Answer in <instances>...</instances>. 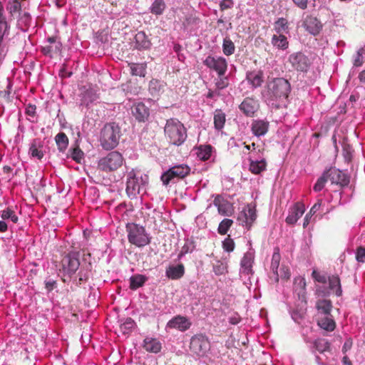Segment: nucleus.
<instances>
[{
  "instance_id": "f257e3e1",
  "label": "nucleus",
  "mask_w": 365,
  "mask_h": 365,
  "mask_svg": "<svg viewBox=\"0 0 365 365\" xmlns=\"http://www.w3.org/2000/svg\"><path fill=\"white\" fill-rule=\"evenodd\" d=\"M290 92L291 85L287 80L275 78L267 83L262 91V96L267 105L279 108L286 106Z\"/></svg>"
},
{
  "instance_id": "f03ea898",
  "label": "nucleus",
  "mask_w": 365,
  "mask_h": 365,
  "mask_svg": "<svg viewBox=\"0 0 365 365\" xmlns=\"http://www.w3.org/2000/svg\"><path fill=\"white\" fill-rule=\"evenodd\" d=\"M164 132L169 143L177 146L181 145L187 137L186 128L177 118L167 120Z\"/></svg>"
},
{
  "instance_id": "7ed1b4c3",
  "label": "nucleus",
  "mask_w": 365,
  "mask_h": 365,
  "mask_svg": "<svg viewBox=\"0 0 365 365\" xmlns=\"http://www.w3.org/2000/svg\"><path fill=\"white\" fill-rule=\"evenodd\" d=\"M120 136L121 131L118 124L114 122L106 123L101 131V145L104 150H113L118 145Z\"/></svg>"
},
{
  "instance_id": "20e7f679",
  "label": "nucleus",
  "mask_w": 365,
  "mask_h": 365,
  "mask_svg": "<svg viewBox=\"0 0 365 365\" xmlns=\"http://www.w3.org/2000/svg\"><path fill=\"white\" fill-rule=\"evenodd\" d=\"M126 229L130 243L137 247H143L150 243V240L143 227L132 223L128 224Z\"/></svg>"
},
{
  "instance_id": "39448f33",
  "label": "nucleus",
  "mask_w": 365,
  "mask_h": 365,
  "mask_svg": "<svg viewBox=\"0 0 365 365\" xmlns=\"http://www.w3.org/2000/svg\"><path fill=\"white\" fill-rule=\"evenodd\" d=\"M351 180L355 179H351L346 173L335 167H330L323 172L317 182H350Z\"/></svg>"
},
{
  "instance_id": "423d86ee",
  "label": "nucleus",
  "mask_w": 365,
  "mask_h": 365,
  "mask_svg": "<svg viewBox=\"0 0 365 365\" xmlns=\"http://www.w3.org/2000/svg\"><path fill=\"white\" fill-rule=\"evenodd\" d=\"M123 161V156L119 152L112 151L99 160L98 167L104 171L115 170L122 165Z\"/></svg>"
},
{
  "instance_id": "0eeeda50",
  "label": "nucleus",
  "mask_w": 365,
  "mask_h": 365,
  "mask_svg": "<svg viewBox=\"0 0 365 365\" xmlns=\"http://www.w3.org/2000/svg\"><path fill=\"white\" fill-rule=\"evenodd\" d=\"M210 349L208 338L202 334L194 335L190 342V349L200 356H203Z\"/></svg>"
},
{
  "instance_id": "6e6552de",
  "label": "nucleus",
  "mask_w": 365,
  "mask_h": 365,
  "mask_svg": "<svg viewBox=\"0 0 365 365\" xmlns=\"http://www.w3.org/2000/svg\"><path fill=\"white\" fill-rule=\"evenodd\" d=\"M61 265L64 274L71 277L79 268V252H72L65 255L61 260Z\"/></svg>"
},
{
  "instance_id": "1a4fd4ad",
  "label": "nucleus",
  "mask_w": 365,
  "mask_h": 365,
  "mask_svg": "<svg viewBox=\"0 0 365 365\" xmlns=\"http://www.w3.org/2000/svg\"><path fill=\"white\" fill-rule=\"evenodd\" d=\"M190 169L187 165H179L173 166L170 168L167 172L164 173L160 179L163 182H169L170 180L177 179L180 180L184 178L190 173Z\"/></svg>"
},
{
  "instance_id": "9d476101",
  "label": "nucleus",
  "mask_w": 365,
  "mask_h": 365,
  "mask_svg": "<svg viewBox=\"0 0 365 365\" xmlns=\"http://www.w3.org/2000/svg\"><path fill=\"white\" fill-rule=\"evenodd\" d=\"M203 63L209 68L215 71L219 76H222L227 71V62L223 57L220 56H207Z\"/></svg>"
},
{
  "instance_id": "9b49d317",
  "label": "nucleus",
  "mask_w": 365,
  "mask_h": 365,
  "mask_svg": "<svg viewBox=\"0 0 365 365\" xmlns=\"http://www.w3.org/2000/svg\"><path fill=\"white\" fill-rule=\"evenodd\" d=\"M256 205L255 203H250L244 208L238 217V220H242V225L249 230L256 220Z\"/></svg>"
},
{
  "instance_id": "f8f14e48",
  "label": "nucleus",
  "mask_w": 365,
  "mask_h": 365,
  "mask_svg": "<svg viewBox=\"0 0 365 365\" xmlns=\"http://www.w3.org/2000/svg\"><path fill=\"white\" fill-rule=\"evenodd\" d=\"M292 67L299 71H307L310 66L309 58L302 52L292 53L289 57Z\"/></svg>"
},
{
  "instance_id": "ddd939ff",
  "label": "nucleus",
  "mask_w": 365,
  "mask_h": 365,
  "mask_svg": "<svg viewBox=\"0 0 365 365\" xmlns=\"http://www.w3.org/2000/svg\"><path fill=\"white\" fill-rule=\"evenodd\" d=\"M9 26L6 21L4 15V7L0 2V61L4 59L6 56V50L3 44V38L6 34H9Z\"/></svg>"
},
{
  "instance_id": "4468645a",
  "label": "nucleus",
  "mask_w": 365,
  "mask_h": 365,
  "mask_svg": "<svg viewBox=\"0 0 365 365\" xmlns=\"http://www.w3.org/2000/svg\"><path fill=\"white\" fill-rule=\"evenodd\" d=\"M305 211V206L301 202H296L289 211L285 222L289 225H294L302 216Z\"/></svg>"
},
{
  "instance_id": "2eb2a0df",
  "label": "nucleus",
  "mask_w": 365,
  "mask_h": 365,
  "mask_svg": "<svg viewBox=\"0 0 365 365\" xmlns=\"http://www.w3.org/2000/svg\"><path fill=\"white\" fill-rule=\"evenodd\" d=\"M303 26L309 34L314 36L319 34L322 29L320 21L312 16H307L304 20Z\"/></svg>"
},
{
  "instance_id": "dca6fc26",
  "label": "nucleus",
  "mask_w": 365,
  "mask_h": 365,
  "mask_svg": "<svg viewBox=\"0 0 365 365\" xmlns=\"http://www.w3.org/2000/svg\"><path fill=\"white\" fill-rule=\"evenodd\" d=\"M259 104L252 98H246L239 106L240 110L247 116L251 117L257 110Z\"/></svg>"
},
{
  "instance_id": "f3484780",
  "label": "nucleus",
  "mask_w": 365,
  "mask_h": 365,
  "mask_svg": "<svg viewBox=\"0 0 365 365\" xmlns=\"http://www.w3.org/2000/svg\"><path fill=\"white\" fill-rule=\"evenodd\" d=\"M29 154L31 157L41 160L44 156V143L40 138L34 139L29 148Z\"/></svg>"
},
{
  "instance_id": "a211bd4d",
  "label": "nucleus",
  "mask_w": 365,
  "mask_h": 365,
  "mask_svg": "<svg viewBox=\"0 0 365 365\" xmlns=\"http://www.w3.org/2000/svg\"><path fill=\"white\" fill-rule=\"evenodd\" d=\"M131 112L139 122H145L149 117V109L143 103H137L131 108Z\"/></svg>"
},
{
  "instance_id": "6ab92c4d",
  "label": "nucleus",
  "mask_w": 365,
  "mask_h": 365,
  "mask_svg": "<svg viewBox=\"0 0 365 365\" xmlns=\"http://www.w3.org/2000/svg\"><path fill=\"white\" fill-rule=\"evenodd\" d=\"M47 41L49 44L43 46L41 49V51L44 55L52 56L53 54H56L60 52L62 45L56 37H48Z\"/></svg>"
},
{
  "instance_id": "aec40b11",
  "label": "nucleus",
  "mask_w": 365,
  "mask_h": 365,
  "mask_svg": "<svg viewBox=\"0 0 365 365\" xmlns=\"http://www.w3.org/2000/svg\"><path fill=\"white\" fill-rule=\"evenodd\" d=\"M191 326L189 320L182 316H177L170 320L168 323V327L171 329H177L181 331L187 330Z\"/></svg>"
},
{
  "instance_id": "412c9836",
  "label": "nucleus",
  "mask_w": 365,
  "mask_h": 365,
  "mask_svg": "<svg viewBox=\"0 0 365 365\" xmlns=\"http://www.w3.org/2000/svg\"><path fill=\"white\" fill-rule=\"evenodd\" d=\"M281 260V255L279 253V249L278 247H275L274 250V252L272 257L271 261V270L272 273L270 275V278L274 280L275 282H279V267Z\"/></svg>"
},
{
  "instance_id": "4be33fe9",
  "label": "nucleus",
  "mask_w": 365,
  "mask_h": 365,
  "mask_svg": "<svg viewBox=\"0 0 365 365\" xmlns=\"http://www.w3.org/2000/svg\"><path fill=\"white\" fill-rule=\"evenodd\" d=\"M269 123L264 120H255L251 125V130L252 133L257 136L260 137L264 135L269 129Z\"/></svg>"
},
{
  "instance_id": "5701e85b",
  "label": "nucleus",
  "mask_w": 365,
  "mask_h": 365,
  "mask_svg": "<svg viewBox=\"0 0 365 365\" xmlns=\"http://www.w3.org/2000/svg\"><path fill=\"white\" fill-rule=\"evenodd\" d=\"M143 347L148 352L157 354L160 351L162 344L158 339L147 336L143 340Z\"/></svg>"
},
{
  "instance_id": "b1692460",
  "label": "nucleus",
  "mask_w": 365,
  "mask_h": 365,
  "mask_svg": "<svg viewBox=\"0 0 365 365\" xmlns=\"http://www.w3.org/2000/svg\"><path fill=\"white\" fill-rule=\"evenodd\" d=\"M148 175L140 170H132L127 175L126 182H148Z\"/></svg>"
},
{
  "instance_id": "393cba45",
  "label": "nucleus",
  "mask_w": 365,
  "mask_h": 365,
  "mask_svg": "<svg viewBox=\"0 0 365 365\" xmlns=\"http://www.w3.org/2000/svg\"><path fill=\"white\" fill-rule=\"evenodd\" d=\"M165 83L163 81L153 79L149 83L148 91L153 98H158L165 91Z\"/></svg>"
},
{
  "instance_id": "a878e982",
  "label": "nucleus",
  "mask_w": 365,
  "mask_h": 365,
  "mask_svg": "<svg viewBox=\"0 0 365 365\" xmlns=\"http://www.w3.org/2000/svg\"><path fill=\"white\" fill-rule=\"evenodd\" d=\"M151 42L145 35V32L139 31L135 36V48L138 50L150 48Z\"/></svg>"
},
{
  "instance_id": "bb28decb",
  "label": "nucleus",
  "mask_w": 365,
  "mask_h": 365,
  "mask_svg": "<svg viewBox=\"0 0 365 365\" xmlns=\"http://www.w3.org/2000/svg\"><path fill=\"white\" fill-rule=\"evenodd\" d=\"M317 324L320 328L327 331H332L336 328V322L333 319L331 314L319 317Z\"/></svg>"
},
{
  "instance_id": "cd10ccee",
  "label": "nucleus",
  "mask_w": 365,
  "mask_h": 365,
  "mask_svg": "<svg viewBox=\"0 0 365 365\" xmlns=\"http://www.w3.org/2000/svg\"><path fill=\"white\" fill-rule=\"evenodd\" d=\"M247 80L253 88H258L261 86L263 82V73L261 71L248 72Z\"/></svg>"
},
{
  "instance_id": "c85d7f7f",
  "label": "nucleus",
  "mask_w": 365,
  "mask_h": 365,
  "mask_svg": "<svg viewBox=\"0 0 365 365\" xmlns=\"http://www.w3.org/2000/svg\"><path fill=\"white\" fill-rule=\"evenodd\" d=\"M185 273L183 264H178L177 266H170L166 270V276L172 279H178L181 278Z\"/></svg>"
},
{
  "instance_id": "c756f323",
  "label": "nucleus",
  "mask_w": 365,
  "mask_h": 365,
  "mask_svg": "<svg viewBox=\"0 0 365 365\" xmlns=\"http://www.w3.org/2000/svg\"><path fill=\"white\" fill-rule=\"evenodd\" d=\"M250 170L252 173L259 174L265 170L266 162L264 159L257 160L255 156H250Z\"/></svg>"
},
{
  "instance_id": "7c9ffc66",
  "label": "nucleus",
  "mask_w": 365,
  "mask_h": 365,
  "mask_svg": "<svg viewBox=\"0 0 365 365\" xmlns=\"http://www.w3.org/2000/svg\"><path fill=\"white\" fill-rule=\"evenodd\" d=\"M255 256L253 252H246L242 260H241V267L243 269V272L246 274H250L252 272V264L254 262Z\"/></svg>"
},
{
  "instance_id": "2f4dec72",
  "label": "nucleus",
  "mask_w": 365,
  "mask_h": 365,
  "mask_svg": "<svg viewBox=\"0 0 365 365\" xmlns=\"http://www.w3.org/2000/svg\"><path fill=\"white\" fill-rule=\"evenodd\" d=\"M329 289L332 291L337 297H340L342 294V289L341 285V281L337 275H332L329 277Z\"/></svg>"
},
{
  "instance_id": "473e14b6",
  "label": "nucleus",
  "mask_w": 365,
  "mask_h": 365,
  "mask_svg": "<svg viewBox=\"0 0 365 365\" xmlns=\"http://www.w3.org/2000/svg\"><path fill=\"white\" fill-rule=\"evenodd\" d=\"M318 312L325 315H330L332 309V302L329 299H319L316 302Z\"/></svg>"
},
{
  "instance_id": "72a5a7b5",
  "label": "nucleus",
  "mask_w": 365,
  "mask_h": 365,
  "mask_svg": "<svg viewBox=\"0 0 365 365\" xmlns=\"http://www.w3.org/2000/svg\"><path fill=\"white\" fill-rule=\"evenodd\" d=\"M214 126L217 130H220L224 128L226 121V115L220 109H217L214 113Z\"/></svg>"
},
{
  "instance_id": "f704fd0d",
  "label": "nucleus",
  "mask_w": 365,
  "mask_h": 365,
  "mask_svg": "<svg viewBox=\"0 0 365 365\" xmlns=\"http://www.w3.org/2000/svg\"><path fill=\"white\" fill-rule=\"evenodd\" d=\"M212 147L210 145H202L197 148V158L203 161L208 160L212 154Z\"/></svg>"
},
{
  "instance_id": "c9c22d12",
  "label": "nucleus",
  "mask_w": 365,
  "mask_h": 365,
  "mask_svg": "<svg viewBox=\"0 0 365 365\" xmlns=\"http://www.w3.org/2000/svg\"><path fill=\"white\" fill-rule=\"evenodd\" d=\"M55 141L58 150L61 153H64L68 145V138L64 133H59L55 136Z\"/></svg>"
},
{
  "instance_id": "e433bc0d",
  "label": "nucleus",
  "mask_w": 365,
  "mask_h": 365,
  "mask_svg": "<svg viewBox=\"0 0 365 365\" xmlns=\"http://www.w3.org/2000/svg\"><path fill=\"white\" fill-rule=\"evenodd\" d=\"M147 281V277L143 274H135L130 277V289L132 290H135L139 287L143 286L145 282Z\"/></svg>"
},
{
  "instance_id": "4c0bfd02",
  "label": "nucleus",
  "mask_w": 365,
  "mask_h": 365,
  "mask_svg": "<svg viewBox=\"0 0 365 365\" xmlns=\"http://www.w3.org/2000/svg\"><path fill=\"white\" fill-rule=\"evenodd\" d=\"M213 204L217 207L218 212L222 215H229L230 207L227 202H221V198L219 195L216 196L214 199Z\"/></svg>"
},
{
  "instance_id": "58836bf2",
  "label": "nucleus",
  "mask_w": 365,
  "mask_h": 365,
  "mask_svg": "<svg viewBox=\"0 0 365 365\" xmlns=\"http://www.w3.org/2000/svg\"><path fill=\"white\" fill-rule=\"evenodd\" d=\"M272 43L275 47L280 49H286L288 47L287 37L282 34H279V35H274L272 38Z\"/></svg>"
},
{
  "instance_id": "ea45409f",
  "label": "nucleus",
  "mask_w": 365,
  "mask_h": 365,
  "mask_svg": "<svg viewBox=\"0 0 365 365\" xmlns=\"http://www.w3.org/2000/svg\"><path fill=\"white\" fill-rule=\"evenodd\" d=\"M130 72L133 76H138L144 77L146 73V64L145 63H129Z\"/></svg>"
},
{
  "instance_id": "a19ab883",
  "label": "nucleus",
  "mask_w": 365,
  "mask_h": 365,
  "mask_svg": "<svg viewBox=\"0 0 365 365\" xmlns=\"http://www.w3.org/2000/svg\"><path fill=\"white\" fill-rule=\"evenodd\" d=\"M68 157L72 158L75 162L81 163L84 159V153L81 150L78 145L71 148L68 150Z\"/></svg>"
},
{
  "instance_id": "79ce46f5",
  "label": "nucleus",
  "mask_w": 365,
  "mask_h": 365,
  "mask_svg": "<svg viewBox=\"0 0 365 365\" xmlns=\"http://www.w3.org/2000/svg\"><path fill=\"white\" fill-rule=\"evenodd\" d=\"M166 7L164 0H155L150 7V11L153 14L161 15Z\"/></svg>"
},
{
  "instance_id": "37998d69",
  "label": "nucleus",
  "mask_w": 365,
  "mask_h": 365,
  "mask_svg": "<svg viewBox=\"0 0 365 365\" xmlns=\"http://www.w3.org/2000/svg\"><path fill=\"white\" fill-rule=\"evenodd\" d=\"M21 9V5L19 0H9L6 6L11 17H14L17 14H19Z\"/></svg>"
},
{
  "instance_id": "c03bdc74",
  "label": "nucleus",
  "mask_w": 365,
  "mask_h": 365,
  "mask_svg": "<svg viewBox=\"0 0 365 365\" xmlns=\"http://www.w3.org/2000/svg\"><path fill=\"white\" fill-rule=\"evenodd\" d=\"M235 46L232 40L227 37L225 38L222 43V51L225 55L230 56L234 53Z\"/></svg>"
},
{
  "instance_id": "a18cd8bd",
  "label": "nucleus",
  "mask_w": 365,
  "mask_h": 365,
  "mask_svg": "<svg viewBox=\"0 0 365 365\" xmlns=\"http://www.w3.org/2000/svg\"><path fill=\"white\" fill-rule=\"evenodd\" d=\"M145 184H126L125 191L128 197H134L140 193L141 185Z\"/></svg>"
},
{
  "instance_id": "49530a36",
  "label": "nucleus",
  "mask_w": 365,
  "mask_h": 365,
  "mask_svg": "<svg viewBox=\"0 0 365 365\" xmlns=\"http://www.w3.org/2000/svg\"><path fill=\"white\" fill-rule=\"evenodd\" d=\"M135 325V322L130 317L125 319L124 322L120 324V329L123 334H127L131 332Z\"/></svg>"
},
{
  "instance_id": "de8ad7c7",
  "label": "nucleus",
  "mask_w": 365,
  "mask_h": 365,
  "mask_svg": "<svg viewBox=\"0 0 365 365\" xmlns=\"http://www.w3.org/2000/svg\"><path fill=\"white\" fill-rule=\"evenodd\" d=\"M314 345L315 349L321 353L329 351L330 349V343L324 339H319L315 340Z\"/></svg>"
},
{
  "instance_id": "09e8293b",
  "label": "nucleus",
  "mask_w": 365,
  "mask_h": 365,
  "mask_svg": "<svg viewBox=\"0 0 365 365\" xmlns=\"http://www.w3.org/2000/svg\"><path fill=\"white\" fill-rule=\"evenodd\" d=\"M1 217L4 220L10 219L14 223H16L19 221V217L11 207L4 210L1 212Z\"/></svg>"
},
{
  "instance_id": "8fccbe9b",
  "label": "nucleus",
  "mask_w": 365,
  "mask_h": 365,
  "mask_svg": "<svg viewBox=\"0 0 365 365\" xmlns=\"http://www.w3.org/2000/svg\"><path fill=\"white\" fill-rule=\"evenodd\" d=\"M19 16L18 24L19 26L28 27L30 26L31 17L29 13L24 11V13H19Z\"/></svg>"
},
{
  "instance_id": "3c124183",
  "label": "nucleus",
  "mask_w": 365,
  "mask_h": 365,
  "mask_svg": "<svg viewBox=\"0 0 365 365\" xmlns=\"http://www.w3.org/2000/svg\"><path fill=\"white\" fill-rule=\"evenodd\" d=\"M232 224L233 221L232 220L227 218L224 219L218 226V233L220 235H225Z\"/></svg>"
},
{
  "instance_id": "603ef678",
  "label": "nucleus",
  "mask_w": 365,
  "mask_h": 365,
  "mask_svg": "<svg viewBox=\"0 0 365 365\" xmlns=\"http://www.w3.org/2000/svg\"><path fill=\"white\" fill-rule=\"evenodd\" d=\"M352 152L353 150L351 146L349 144L344 143L342 145V155L346 162L349 163L351 161Z\"/></svg>"
},
{
  "instance_id": "864d4df0",
  "label": "nucleus",
  "mask_w": 365,
  "mask_h": 365,
  "mask_svg": "<svg viewBox=\"0 0 365 365\" xmlns=\"http://www.w3.org/2000/svg\"><path fill=\"white\" fill-rule=\"evenodd\" d=\"M364 48H359L353 57V65L354 67H360L364 63L363 53Z\"/></svg>"
},
{
  "instance_id": "5fc2aeb1",
  "label": "nucleus",
  "mask_w": 365,
  "mask_h": 365,
  "mask_svg": "<svg viewBox=\"0 0 365 365\" xmlns=\"http://www.w3.org/2000/svg\"><path fill=\"white\" fill-rule=\"evenodd\" d=\"M213 272L216 275L225 274L227 272V265L220 261H217L213 266Z\"/></svg>"
},
{
  "instance_id": "6e6d98bb",
  "label": "nucleus",
  "mask_w": 365,
  "mask_h": 365,
  "mask_svg": "<svg viewBox=\"0 0 365 365\" xmlns=\"http://www.w3.org/2000/svg\"><path fill=\"white\" fill-rule=\"evenodd\" d=\"M287 21L284 18L279 19L275 22V30L277 34H281L283 31H284L287 28Z\"/></svg>"
},
{
  "instance_id": "4d7b16f0",
  "label": "nucleus",
  "mask_w": 365,
  "mask_h": 365,
  "mask_svg": "<svg viewBox=\"0 0 365 365\" xmlns=\"http://www.w3.org/2000/svg\"><path fill=\"white\" fill-rule=\"evenodd\" d=\"M223 249L228 252H232L235 249V242L230 236L222 242Z\"/></svg>"
},
{
  "instance_id": "13d9d810",
  "label": "nucleus",
  "mask_w": 365,
  "mask_h": 365,
  "mask_svg": "<svg viewBox=\"0 0 365 365\" xmlns=\"http://www.w3.org/2000/svg\"><path fill=\"white\" fill-rule=\"evenodd\" d=\"M228 81L227 78L220 76L218 79H217L215 83L216 88L219 91L222 90L228 86Z\"/></svg>"
},
{
  "instance_id": "bf43d9fd",
  "label": "nucleus",
  "mask_w": 365,
  "mask_h": 365,
  "mask_svg": "<svg viewBox=\"0 0 365 365\" xmlns=\"http://www.w3.org/2000/svg\"><path fill=\"white\" fill-rule=\"evenodd\" d=\"M279 277L281 279H285V280H287L289 279L290 271L287 267L284 266V265L282 266V267L280 268L279 272Z\"/></svg>"
},
{
  "instance_id": "052dcab7",
  "label": "nucleus",
  "mask_w": 365,
  "mask_h": 365,
  "mask_svg": "<svg viewBox=\"0 0 365 365\" xmlns=\"http://www.w3.org/2000/svg\"><path fill=\"white\" fill-rule=\"evenodd\" d=\"M356 259L359 262H365V248L359 247L356 253Z\"/></svg>"
},
{
  "instance_id": "680f3d73",
  "label": "nucleus",
  "mask_w": 365,
  "mask_h": 365,
  "mask_svg": "<svg viewBox=\"0 0 365 365\" xmlns=\"http://www.w3.org/2000/svg\"><path fill=\"white\" fill-rule=\"evenodd\" d=\"M312 277L317 282L321 283H326L327 282V277L325 275L322 274L321 273L318 272L316 270H314L312 273Z\"/></svg>"
},
{
  "instance_id": "e2e57ef3",
  "label": "nucleus",
  "mask_w": 365,
  "mask_h": 365,
  "mask_svg": "<svg viewBox=\"0 0 365 365\" xmlns=\"http://www.w3.org/2000/svg\"><path fill=\"white\" fill-rule=\"evenodd\" d=\"M36 107L34 104H28L26 107V114L30 118H34L36 116Z\"/></svg>"
},
{
  "instance_id": "0e129e2a",
  "label": "nucleus",
  "mask_w": 365,
  "mask_h": 365,
  "mask_svg": "<svg viewBox=\"0 0 365 365\" xmlns=\"http://www.w3.org/2000/svg\"><path fill=\"white\" fill-rule=\"evenodd\" d=\"M79 277L78 280L76 282L78 286H80L83 282H86L88 279V272H83V270H81L78 273Z\"/></svg>"
},
{
  "instance_id": "69168bd1",
  "label": "nucleus",
  "mask_w": 365,
  "mask_h": 365,
  "mask_svg": "<svg viewBox=\"0 0 365 365\" xmlns=\"http://www.w3.org/2000/svg\"><path fill=\"white\" fill-rule=\"evenodd\" d=\"M352 345H353V341H352V339L351 338H348L343 346H342V352L343 354H346L349 350H350L352 347Z\"/></svg>"
},
{
  "instance_id": "338daca9",
  "label": "nucleus",
  "mask_w": 365,
  "mask_h": 365,
  "mask_svg": "<svg viewBox=\"0 0 365 365\" xmlns=\"http://www.w3.org/2000/svg\"><path fill=\"white\" fill-rule=\"evenodd\" d=\"M233 5L234 3L232 0H222L220 4L221 10L230 9L233 6Z\"/></svg>"
},
{
  "instance_id": "774afa93",
  "label": "nucleus",
  "mask_w": 365,
  "mask_h": 365,
  "mask_svg": "<svg viewBox=\"0 0 365 365\" xmlns=\"http://www.w3.org/2000/svg\"><path fill=\"white\" fill-rule=\"evenodd\" d=\"M294 4L301 9H306L307 8L308 0H292Z\"/></svg>"
}]
</instances>
